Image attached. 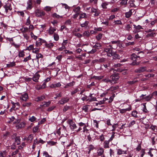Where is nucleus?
Returning <instances> with one entry per match:
<instances>
[{
  "mask_svg": "<svg viewBox=\"0 0 157 157\" xmlns=\"http://www.w3.org/2000/svg\"><path fill=\"white\" fill-rule=\"evenodd\" d=\"M109 141H105L104 143V147L105 148H109Z\"/></svg>",
  "mask_w": 157,
  "mask_h": 157,
  "instance_id": "obj_32",
  "label": "nucleus"
},
{
  "mask_svg": "<svg viewBox=\"0 0 157 157\" xmlns=\"http://www.w3.org/2000/svg\"><path fill=\"white\" fill-rule=\"evenodd\" d=\"M128 0H121L120 4L122 6H126L127 4Z\"/></svg>",
  "mask_w": 157,
  "mask_h": 157,
  "instance_id": "obj_43",
  "label": "nucleus"
},
{
  "mask_svg": "<svg viewBox=\"0 0 157 157\" xmlns=\"http://www.w3.org/2000/svg\"><path fill=\"white\" fill-rule=\"evenodd\" d=\"M136 121L134 120L131 121L129 124V127H132V126H133L134 124H136Z\"/></svg>",
  "mask_w": 157,
  "mask_h": 157,
  "instance_id": "obj_61",
  "label": "nucleus"
},
{
  "mask_svg": "<svg viewBox=\"0 0 157 157\" xmlns=\"http://www.w3.org/2000/svg\"><path fill=\"white\" fill-rule=\"evenodd\" d=\"M52 17L57 19L62 18L63 17V16H59L56 13H54L52 14Z\"/></svg>",
  "mask_w": 157,
  "mask_h": 157,
  "instance_id": "obj_26",
  "label": "nucleus"
},
{
  "mask_svg": "<svg viewBox=\"0 0 157 157\" xmlns=\"http://www.w3.org/2000/svg\"><path fill=\"white\" fill-rule=\"evenodd\" d=\"M55 106H52L50 107H49L47 109V111L48 112H50L53 110L55 108Z\"/></svg>",
  "mask_w": 157,
  "mask_h": 157,
  "instance_id": "obj_55",
  "label": "nucleus"
},
{
  "mask_svg": "<svg viewBox=\"0 0 157 157\" xmlns=\"http://www.w3.org/2000/svg\"><path fill=\"white\" fill-rule=\"evenodd\" d=\"M40 76V75L38 74V72H37L34 74L33 78V80L35 82H38Z\"/></svg>",
  "mask_w": 157,
  "mask_h": 157,
  "instance_id": "obj_9",
  "label": "nucleus"
},
{
  "mask_svg": "<svg viewBox=\"0 0 157 157\" xmlns=\"http://www.w3.org/2000/svg\"><path fill=\"white\" fill-rule=\"evenodd\" d=\"M87 17V16L85 13H82L79 14V19L84 18H86Z\"/></svg>",
  "mask_w": 157,
  "mask_h": 157,
  "instance_id": "obj_35",
  "label": "nucleus"
},
{
  "mask_svg": "<svg viewBox=\"0 0 157 157\" xmlns=\"http://www.w3.org/2000/svg\"><path fill=\"white\" fill-rule=\"evenodd\" d=\"M30 36L31 38L36 40L37 38V36L35 35L32 32L30 33Z\"/></svg>",
  "mask_w": 157,
  "mask_h": 157,
  "instance_id": "obj_52",
  "label": "nucleus"
},
{
  "mask_svg": "<svg viewBox=\"0 0 157 157\" xmlns=\"http://www.w3.org/2000/svg\"><path fill=\"white\" fill-rule=\"evenodd\" d=\"M155 76V75L154 74H148L147 75H145V76L149 78L151 77H154Z\"/></svg>",
  "mask_w": 157,
  "mask_h": 157,
  "instance_id": "obj_57",
  "label": "nucleus"
},
{
  "mask_svg": "<svg viewBox=\"0 0 157 157\" xmlns=\"http://www.w3.org/2000/svg\"><path fill=\"white\" fill-rule=\"evenodd\" d=\"M69 100V99L67 97L64 98L59 101V104L63 105L67 102Z\"/></svg>",
  "mask_w": 157,
  "mask_h": 157,
  "instance_id": "obj_10",
  "label": "nucleus"
},
{
  "mask_svg": "<svg viewBox=\"0 0 157 157\" xmlns=\"http://www.w3.org/2000/svg\"><path fill=\"white\" fill-rule=\"evenodd\" d=\"M104 78L103 76H94L93 77H91V79L94 78L96 80H99Z\"/></svg>",
  "mask_w": 157,
  "mask_h": 157,
  "instance_id": "obj_23",
  "label": "nucleus"
},
{
  "mask_svg": "<svg viewBox=\"0 0 157 157\" xmlns=\"http://www.w3.org/2000/svg\"><path fill=\"white\" fill-rule=\"evenodd\" d=\"M111 79V83L113 82L114 83H117V81L119 79V76L118 74H113L110 76Z\"/></svg>",
  "mask_w": 157,
  "mask_h": 157,
  "instance_id": "obj_5",
  "label": "nucleus"
},
{
  "mask_svg": "<svg viewBox=\"0 0 157 157\" xmlns=\"http://www.w3.org/2000/svg\"><path fill=\"white\" fill-rule=\"evenodd\" d=\"M34 49V44H31L29 46L27 47L25 49V50H28L29 51H30L32 50L33 51Z\"/></svg>",
  "mask_w": 157,
  "mask_h": 157,
  "instance_id": "obj_27",
  "label": "nucleus"
},
{
  "mask_svg": "<svg viewBox=\"0 0 157 157\" xmlns=\"http://www.w3.org/2000/svg\"><path fill=\"white\" fill-rule=\"evenodd\" d=\"M30 23L31 21L30 20V17H29L26 20V21L25 24L27 25H30Z\"/></svg>",
  "mask_w": 157,
  "mask_h": 157,
  "instance_id": "obj_58",
  "label": "nucleus"
},
{
  "mask_svg": "<svg viewBox=\"0 0 157 157\" xmlns=\"http://www.w3.org/2000/svg\"><path fill=\"white\" fill-rule=\"evenodd\" d=\"M102 81L103 82L108 83L109 82H110V83H111V81L110 79H109L108 78H107L104 79H103L102 80Z\"/></svg>",
  "mask_w": 157,
  "mask_h": 157,
  "instance_id": "obj_49",
  "label": "nucleus"
},
{
  "mask_svg": "<svg viewBox=\"0 0 157 157\" xmlns=\"http://www.w3.org/2000/svg\"><path fill=\"white\" fill-rule=\"evenodd\" d=\"M91 12L92 13H94V15L95 16H98L100 13V11L98 9H95L94 7H92L91 10Z\"/></svg>",
  "mask_w": 157,
  "mask_h": 157,
  "instance_id": "obj_8",
  "label": "nucleus"
},
{
  "mask_svg": "<svg viewBox=\"0 0 157 157\" xmlns=\"http://www.w3.org/2000/svg\"><path fill=\"white\" fill-rule=\"evenodd\" d=\"M39 127V125L36 126L34 127L33 128V133H36L37 132L38 130Z\"/></svg>",
  "mask_w": 157,
  "mask_h": 157,
  "instance_id": "obj_45",
  "label": "nucleus"
},
{
  "mask_svg": "<svg viewBox=\"0 0 157 157\" xmlns=\"http://www.w3.org/2000/svg\"><path fill=\"white\" fill-rule=\"evenodd\" d=\"M146 103H144L143 105L144 106V108L143 109V111L146 113H148V111L147 109L146 106Z\"/></svg>",
  "mask_w": 157,
  "mask_h": 157,
  "instance_id": "obj_39",
  "label": "nucleus"
},
{
  "mask_svg": "<svg viewBox=\"0 0 157 157\" xmlns=\"http://www.w3.org/2000/svg\"><path fill=\"white\" fill-rule=\"evenodd\" d=\"M31 59V56L29 54V55L28 57H27L24 58L23 61L24 62H26L30 60Z\"/></svg>",
  "mask_w": 157,
  "mask_h": 157,
  "instance_id": "obj_48",
  "label": "nucleus"
},
{
  "mask_svg": "<svg viewBox=\"0 0 157 157\" xmlns=\"http://www.w3.org/2000/svg\"><path fill=\"white\" fill-rule=\"evenodd\" d=\"M45 98V96L44 95H43L40 97H37L36 99V101H41L44 99Z\"/></svg>",
  "mask_w": 157,
  "mask_h": 157,
  "instance_id": "obj_30",
  "label": "nucleus"
},
{
  "mask_svg": "<svg viewBox=\"0 0 157 157\" xmlns=\"http://www.w3.org/2000/svg\"><path fill=\"white\" fill-rule=\"evenodd\" d=\"M32 105V103L30 102H25L22 105V106L24 107H29Z\"/></svg>",
  "mask_w": 157,
  "mask_h": 157,
  "instance_id": "obj_31",
  "label": "nucleus"
},
{
  "mask_svg": "<svg viewBox=\"0 0 157 157\" xmlns=\"http://www.w3.org/2000/svg\"><path fill=\"white\" fill-rule=\"evenodd\" d=\"M88 148L89 150L88 151V153H90L91 151L94 150V147L93 145L92 144L89 145L88 147Z\"/></svg>",
  "mask_w": 157,
  "mask_h": 157,
  "instance_id": "obj_47",
  "label": "nucleus"
},
{
  "mask_svg": "<svg viewBox=\"0 0 157 157\" xmlns=\"http://www.w3.org/2000/svg\"><path fill=\"white\" fill-rule=\"evenodd\" d=\"M20 96L19 98L22 101H26L29 99L28 95L27 93H19Z\"/></svg>",
  "mask_w": 157,
  "mask_h": 157,
  "instance_id": "obj_4",
  "label": "nucleus"
},
{
  "mask_svg": "<svg viewBox=\"0 0 157 157\" xmlns=\"http://www.w3.org/2000/svg\"><path fill=\"white\" fill-rule=\"evenodd\" d=\"M140 57L139 56H137L134 54H133L132 55V59L134 61H136L138 59V58L139 59Z\"/></svg>",
  "mask_w": 157,
  "mask_h": 157,
  "instance_id": "obj_21",
  "label": "nucleus"
},
{
  "mask_svg": "<svg viewBox=\"0 0 157 157\" xmlns=\"http://www.w3.org/2000/svg\"><path fill=\"white\" fill-rule=\"evenodd\" d=\"M113 54L112 55H113L112 56H113V58L115 59H119L120 58V56L116 53V52H113Z\"/></svg>",
  "mask_w": 157,
  "mask_h": 157,
  "instance_id": "obj_40",
  "label": "nucleus"
},
{
  "mask_svg": "<svg viewBox=\"0 0 157 157\" xmlns=\"http://www.w3.org/2000/svg\"><path fill=\"white\" fill-rule=\"evenodd\" d=\"M12 44L16 48H18L20 47V44H17L15 43V42H13Z\"/></svg>",
  "mask_w": 157,
  "mask_h": 157,
  "instance_id": "obj_56",
  "label": "nucleus"
},
{
  "mask_svg": "<svg viewBox=\"0 0 157 157\" xmlns=\"http://www.w3.org/2000/svg\"><path fill=\"white\" fill-rule=\"evenodd\" d=\"M101 47V44L99 43H96L95 45L94 46L95 48L99 49Z\"/></svg>",
  "mask_w": 157,
  "mask_h": 157,
  "instance_id": "obj_60",
  "label": "nucleus"
},
{
  "mask_svg": "<svg viewBox=\"0 0 157 157\" xmlns=\"http://www.w3.org/2000/svg\"><path fill=\"white\" fill-rule=\"evenodd\" d=\"M135 1L131 0L128 3L129 5V6L130 8L131 7H135V5L134 3Z\"/></svg>",
  "mask_w": 157,
  "mask_h": 157,
  "instance_id": "obj_22",
  "label": "nucleus"
},
{
  "mask_svg": "<svg viewBox=\"0 0 157 157\" xmlns=\"http://www.w3.org/2000/svg\"><path fill=\"white\" fill-rule=\"evenodd\" d=\"M109 47H107L105 48L104 49V51L107 52V56H112L113 52L112 50V48H113L112 46L111 45H109Z\"/></svg>",
  "mask_w": 157,
  "mask_h": 157,
  "instance_id": "obj_2",
  "label": "nucleus"
},
{
  "mask_svg": "<svg viewBox=\"0 0 157 157\" xmlns=\"http://www.w3.org/2000/svg\"><path fill=\"white\" fill-rule=\"evenodd\" d=\"M6 152L5 151H1L0 153V157H5L6 155Z\"/></svg>",
  "mask_w": 157,
  "mask_h": 157,
  "instance_id": "obj_50",
  "label": "nucleus"
},
{
  "mask_svg": "<svg viewBox=\"0 0 157 157\" xmlns=\"http://www.w3.org/2000/svg\"><path fill=\"white\" fill-rule=\"evenodd\" d=\"M89 22L88 21H86L84 23L81 24L80 26L82 27H86L88 25Z\"/></svg>",
  "mask_w": 157,
  "mask_h": 157,
  "instance_id": "obj_44",
  "label": "nucleus"
},
{
  "mask_svg": "<svg viewBox=\"0 0 157 157\" xmlns=\"http://www.w3.org/2000/svg\"><path fill=\"white\" fill-rule=\"evenodd\" d=\"M93 94H90L89 97L90 98H89L87 101H89L90 102H92L93 101H97V99L95 97H93L92 96Z\"/></svg>",
  "mask_w": 157,
  "mask_h": 157,
  "instance_id": "obj_18",
  "label": "nucleus"
},
{
  "mask_svg": "<svg viewBox=\"0 0 157 157\" xmlns=\"http://www.w3.org/2000/svg\"><path fill=\"white\" fill-rule=\"evenodd\" d=\"M25 52L23 50L20 51L19 52L18 56L19 58L23 57L25 56Z\"/></svg>",
  "mask_w": 157,
  "mask_h": 157,
  "instance_id": "obj_34",
  "label": "nucleus"
},
{
  "mask_svg": "<svg viewBox=\"0 0 157 157\" xmlns=\"http://www.w3.org/2000/svg\"><path fill=\"white\" fill-rule=\"evenodd\" d=\"M52 8L53 7L49 6H46L44 7V10L46 12H49L51 10Z\"/></svg>",
  "mask_w": 157,
  "mask_h": 157,
  "instance_id": "obj_42",
  "label": "nucleus"
},
{
  "mask_svg": "<svg viewBox=\"0 0 157 157\" xmlns=\"http://www.w3.org/2000/svg\"><path fill=\"white\" fill-rule=\"evenodd\" d=\"M4 8L5 9L6 13L12 10V8L10 5L8 3L4 5Z\"/></svg>",
  "mask_w": 157,
  "mask_h": 157,
  "instance_id": "obj_7",
  "label": "nucleus"
},
{
  "mask_svg": "<svg viewBox=\"0 0 157 157\" xmlns=\"http://www.w3.org/2000/svg\"><path fill=\"white\" fill-rule=\"evenodd\" d=\"M113 1L111 2H105L102 3L101 5V6L104 9H106L107 7L106 6L109 5V4H113L114 2V0H112Z\"/></svg>",
  "mask_w": 157,
  "mask_h": 157,
  "instance_id": "obj_13",
  "label": "nucleus"
},
{
  "mask_svg": "<svg viewBox=\"0 0 157 157\" xmlns=\"http://www.w3.org/2000/svg\"><path fill=\"white\" fill-rule=\"evenodd\" d=\"M146 71H147V68L146 67H141L135 69L134 72L136 73H141Z\"/></svg>",
  "mask_w": 157,
  "mask_h": 157,
  "instance_id": "obj_6",
  "label": "nucleus"
},
{
  "mask_svg": "<svg viewBox=\"0 0 157 157\" xmlns=\"http://www.w3.org/2000/svg\"><path fill=\"white\" fill-rule=\"evenodd\" d=\"M56 30V28L52 27H50L48 31V33L49 35H52Z\"/></svg>",
  "mask_w": 157,
  "mask_h": 157,
  "instance_id": "obj_19",
  "label": "nucleus"
},
{
  "mask_svg": "<svg viewBox=\"0 0 157 157\" xmlns=\"http://www.w3.org/2000/svg\"><path fill=\"white\" fill-rule=\"evenodd\" d=\"M27 6L26 9L28 10H30L33 7L32 0H29L27 2Z\"/></svg>",
  "mask_w": 157,
  "mask_h": 157,
  "instance_id": "obj_14",
  "label": "nucleus"
},
{
  "mask_svg": "<svg viewBox=\"0 0 157 157\" xmlns=\"http://www.w3.org/2000/svg\"><path fill=\"white\" fill-rule=\"evenodd\" d=\"M151 95L153 98L155 97L156 98H157V91H155L151 94Z\"/></svg>",
  "mask_w": 157,
  "mask_h": 157,
  "instance_id": "obj_64",
  "label": "nucleus"
},
{
  "mask_svg": "<svg viewBox=\"0 0 157 157\" xmlns=\"http://www.w3.org/2000/svg\"><path fill=\"white\" fill-rule=\"evenodd\" d=\"M152 98V97L151 95V96L148 95L147 96H146L144 98V99H145V100L146 101H149L151 100V99Z\"/></svg>",
  "mask_w": 157,
  "mask_h": 157,
  "instance_id": "obj_53",
  "label": "nucleus"
},
{
  "mask_svg": "<svg viewBox=\"0 0 157 157\" xmlns=\"http://www.w3.org/2000/svg\"><path fill=\"white\" fill-rule=\"evenodd\" d=\"M75 84V82L74 81H72L71 82L69 83H68L64 86L65 88H67L69 87H71L73 86Z\"/></svg>",
  "mask_w": 157,
  "mask_h": 157,
  "instance_id": "obj_24",
  "label": "nucleus"
},
{
  "mask_svg": "<svg viewBox=\"0 0 157 157\" xmlns=\"http://www.w3.org/2000/svg\"><path fill=\"white\" fill-rule=\"evenodd\" d=\"M89 105H85L83 106L82 108V110L86 112H87L88 111V106Z\"/></svg>",
  "mask_w": 157,
  "mask_h": 157,
  "instance_id": "obj_54",
  "label": "nucleus"
},
{
  "mask_svg": "<svg viewBox=\"0 0 157 157\" xmlns=\"http://www.w3.org/2000/svg\"><path fill=\"white\" fill-rule=\"evenodd\" d=\"M15 141L17 145H19L21 143L20 138L19 136H16L15 138Z\"/></svg>",
  "mask_w": 157,
  "mask_h": 157,
  "instance_id": "obj_37",
  "label": "nucleus"
},
{
  "mask_svg": "<svg viewBox=\"0 0 157 157\" xmlns=\"http://www.w3.org/2000/svg\"><path fill=\"white\" fill-rule=\"evenodd\" d=\"M138 113L137 111L136 110L133 111L131 113V115L132 117L135 118H137L138 116L137 114Z\"/></svg>",
  "mask_w": 157,
  "mask_h": 157,
  "instance_id": "obj_33",
  "label": "nucleus"
},
{
  "mask_svg": "<svg viewBox=\"0 0 157 157\" xmlns=\"http://www.w3.org/2000/svg\"><path fill=\"white\" fill-rule=\"evenodd\" d=\"M45 47L48 48H51L54 46V44L52 42H50L49 43H46L45 44Z\"/></svg>",
  "mask_w": 157,
  "mask_h": 157,
  "instance_id": "obj_20",
  "label": "nucleus"
},
{
  "mask_svg": "<svg viewBox=\"0 0 157 157\" xmlns=\"http://www.w3.org/2000/svg\"><path fill=\"white\" fill-rule=\"evenodd\" d=\"M35 16L38 17H42L44 16L45 13L44 12L40 10L39 9H37L35 11Z\"/></svg>",
  "mask_w": 157,
  "mask_h": 157,
  "instance_id": "obj_3",
  "label": "nucleus"
},
{
  "mask_svg": "<svg viewBox=\"0 0 157 157\" xmlns=\"http://www.w3.org/2000/svg\"><path fill=\"white\" fill-rule=\"evenodd\" d=\"M61 86V84L60 82H59L56 84H52L50 86V87L51 88H55L57 87H58Z\"/></svg>",
  "mask_w": 157,
  "mask_h": 157,
  "instance_id": "obj_16",
  "label": "nucleus"
},
{
  "mask_svg": "<svg viewBox=\"0 0 157 157\" xmlns=\"http://www.w3.org/2000/svg\"><path fill=\"white\" fill-rule=\"evenodd\" d=\"M39 49L38 48H34L33 51H32V52L34 53H35L36 54H37L39 53Z\"/></svg>",
  "mask_w": 157,
  "mask_h": 157,
  "instance_id": "obj_62",
  "label": "nucleus"
},
{
  "mask_svg": "<svg viewBox=\"0 0 157 157\" xmlns=\"http://www.w3.org/2000/svg\"><path fill=\"white\" fill-rule=\"evenodd\" d=\"M113 23H114L115 25H122V23L121 20H117V21H115L113 22Z\"/></svg>",
  "mask_w": 157,
  "mask_h": 157,
  "instance_id": "obj_46",
  "label": "nucleus"
},
{
  "mask_svg": "<svg viewBox=\"0 0 157 157\" xmlns=\"http://www.w3.org/2000/svg\"><path fill=\"white\" fill-rule=\"evenodd\" d=\"M44 104H43V103H42L43 104L40 105V106L42 107H48L50 105L51 103V101H44Z\"/></svg>",
  "mask_w": 157,
  "mask_h": 157,
  "instance_id": "obj_17",
  "label": "nucleus"
},
{
  "mask_svg": "<svg viewBox=\"0 0 157 157\" xmlns=\"http://www.w3.org/2000/svg\"><path fill=\"white\" fill-rule=\"evenodd\" d=\"M43 57V55L41 53H37L36 55V58L38 60L39 58H42Z\"/></svg>",
  "mask_w": 157,
  "mask_h": 157,
  "instance_id": "obj_59",
  "label": "nucleus"
},
{
  "mask_svg": "<svg viewBox=\"0 0 157 157\" xmlns=\"http://www.w3.org/2000/svg\"><path fill=\"white\" fill-rule=\"evenodd\" d=\"M47 144L50 146H54L56 145L57 143V142H54L52 141H49L47 142Z\"/></svg>",
  "mask_w": 157,
  "mask_h": 157,
  "instance_id": "obj_41",
  "label": "nucleus"
},
{
  "mask_svg": "<svg viewBox=\"0 0 157 157\" xmlns=\"http://www.w3.org/2000/svg\"><path fill=\"white\" fill-rule=\"evenodd\" d=\"M119 88V86H112L109 89V90L111 91H113Z\"/></svg>",
  "mask_w": 157,
  "mask_h": 157,
  "instance_id": "obj_36",
  "label": "nucleus"
},
{
  "mask_svg": "<svg viewBox=\"0 0 157 157\" xmlns=\"http://www.w3.org/2000/svg\"><path fill=\"white\" fill-rule=\"evenodd\" d=\"M132 110V107L130 105L129 106V107L128 108L125 109H119L120 113H123L127 111H129Z\"/></svg>",
  "mask_w": 157,
  "mask_h": 157,
  "instance_id": "obj_11",
  "label": "nucleus"
},
{
  "mask_svg": "<svg viewBox=\"0 0 157 157\" xmlns=\"http://www.w3.org/2000/svg\"><path fill=\"white\" fill-rule=\"evenodd\" d=\"M123 154H126V151L122 150L121 149H118L117 150V154L119 155H121Z\"/></svg>",
  "mask_w": 157,
  "mask_h": 157,
  "instance_id": "obj_38",
  "label": "nucleus"
},
{
  "mask_svg": "<svg viewBox=\"0 0 157 157\" xmlns=\"http://www.w3.org/2000/svg\"><path fill=\"white\" fill-rule=\"evenodd\" d=\"M20 30L23 33L28 32V28L27 27H23L22 28L20 29Z\"/></svg>",
  "mask_w": 157,
  "mask_h": 157,
  "instance_id": "obj_25",
  "label": "nucleus"
},
{
  "mask_svg": "<svg viewBox=\"0 0 157 157\" xmlns=\"http://www.w3.org/2000/svg\"><path fill=\"white\" fill-rule=\"evenodd\" d=\"M28 28V30L29 32H32V31H33V30H34V27L33 26V25H30L29 28Z\"/></svg>",
  "mask_w": 157,
  "mask_h": 157,
  "instance_id": "obj_51",
  "label": "nucleus"
},
{
  "mask_svg": "<svg viewBox=\"0 0 157 157\" xmlns=\"http://www.w3.org/2000/svg\"><path fill=\"white\" fill-rule=\"evenodd\" d=\"M104 150L102 147H100L98 148L97 151V155L98 156L102 155L104 154Z\"/></svg>",
  "mask_w": 157,
  "mask_h": 157,
  "instance_id": "obj_12",
  "label": "nucleus"
},
{
  "mask_svg": "<svg viewBox=\"0 0 157 157\" xmlns=\"http://www.w3.org/2000/svg\"><path fill=\"white\" fill-rule=\"evenodd\" d=\"M33 135L32 134H31L27 138H24V140H26L27 141L31 143L32 142L33 139Z\"/></svg>",
  "mask_w": 157,
  "mask_h": 157,
  "instance_id": "obj_15",
  "label": "nucleus"
},
{
  "mask_svg": "<svg viewBox=\"0 0 157 157\" xmlns=\"http://www.w3.org/2000/svg\"><path fill=\"white\" fill-rule=\"evenodd\" d=\"M130 10L128 12H126L125 14V17L127 18L130 17L132 14V10Z\"/></svg>",
  "mask_w": 157,
  "mask_h": 157,
  "instance_id": "obj_28",
  "label": "nucleus"
},
{
  "mask_svg": "<svg viewBox=\"0 0 157 157\" xmlns=\"http://www.w3.org/2000/svg\"><path fill=\"white\" fill-rule=\"evenodd\" d=\"M67 123L69 126V127L71 130L74 131L77 128L75 123L72 119H69L67 121Z\"/></svg>",
  "mask_w": 157,
  "mask_h": 157,
  "instance_id": "obj_1",
  "label": "nucleus"
},
{
  "mask_svg": "<svg viewBox=\"0 0 157 157\" xmlns=\"http://www.w3.org/2000/svg\"><path fill=\"white\" fill-rule=\"evenodd\" d=\"M53 38L54 40L57 41L59 40V36L58 33H55L53 34Z\"/></svg>",
  "mask_w": 157,
  "mask_h": 157,
  "instance_id": "obj_29",
  "label": "nucleus"
},
{
  "mask_svg": "<svg viewBox=\"0 0 157 157\" xmlns=\"http://www.w3.org/2000/svg\"><path fill=\"white\" fill-rule=\"evenodd\" d=\"M36 118V117L34 116H32L29 119V120L31 122H33L35 121Z\"/></svg>",
  "mask_w": 157,
  "mask_h": 157,
  "instance_id": "obj_63",
  "label": "nucleus"
}]
</instances>
